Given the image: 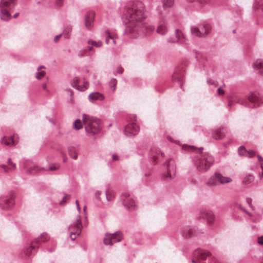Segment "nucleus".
<instances>
[{"mask_svg": "<svg viewBox=\"0 0 263 263\" xmlns=\"http://www.w3.org/2000/svg\"><path fill=\"white\" fill-rule=\"evenodd\" d=\"M145 17V8L142 3L128 4L122 16L123 23L128 24L125 28V33L132 37H137L144 36L154 30V26L144 22Z\"/></svg>", "mask_w": 263, "mask_h": 263, "instance_id": "f257e3e1", "label": "nucleus"}, {"mask_svg": "<svg viewBox=\"0 0 263 263\" xmlns=\"http://www.w3.org/2000/svg\"><path fill=\"white\" fill-rule=\"evenodd\" d=\"M238 102L249 108H255L259 106L263 103V99L259 94L255 91L250 92L245 98H240L237 95L231 94V103Z\"/></svg>", "mask_w": 263, "mask_h": 263, "instance_id": "f03ea898", "label": "nucleus"}, {"mask_svg": "<svg viewBox=\"0 0 263 263\" xmlns=\"http://www.w3.org/2000/svg\"><path fill=\"white\" fill-rule=\"evenodd\" d=\"M193 162L198 171L204 173L213 165L214 159L209 153H205L202 156L198 155L195 156L193 159Z\"/></svg>", "mask_w": 263, "mask_h": 263, "instance_id": "7ed1b4c3", "label": "nucleus"}, {"mask_svg": "<svg viewBox=\"0 0 263 263\" xmlns=\"http://www.w3.org/2000/svg\"><path fill=\"white\" fill-rule=\"evenodd\" d=\"M83 122L87 134L94 135L100 132L101 121L97 118L84 114L83 115Z\"/></svg>", "mask_w": 263, "mask_h": 263, "instance_id": "20e7f679", "label": "nucleus"}, {"mask_svg": "<svg viewBox=\"0 0 263 263\" xmlns=\"http://www.w3.org/2000/svg\"><path fill=\"white\" fill-rule=\"evenodd\" d=\"M17 3V0H1L0 1V18L7 21L10 18V14L7 8L14 7Z\"/></svg>", "mask_w": 263, "mask_h": 263, "instance_id": "39448f33", "label": "nucleus"}, {"mask_svg": "<svg viewBox=\"0 0 263 263\" xmlns=\"http://www.w3.org/2000/svg\"><path fill=\"white\" fill-rule=\"evenodd\" d=\"M82 222L81 220V216L78 214L76 217V220L69 226L68 231L69 232L70 237L72 240L76 239L77 236H78L81 233Z\"/></svg>", "mask_w": 263, "mask_h": 263, "instance_id": "423d86ee", "label": "nucleus"}, {"mask_svg": "<svg viewBox=\"0 0 263 263\" xmlns=\"http://www.w3.org/2000/svg\"><path fill=\"white\" fill-rule=\"evenodd\" d=\"M230 181L228 177H226L219 173H215L207 180L206 184L208 186H215L218 183L225 184Z\"/></svg>", "mask_w": 263, "mask_h": 263, "instance_id": "0eeeda50", "label": "nucleus"}, {"mask_svg": "<svg viewBox=\"0 0 263 263\" xmlns=\"http://www.w3.org/2000/svg\"><path fill=\"white\" fill-rule=\"evenodd\" d=\"M211 29V26L208 24H200L197 26H192L191 28L192 33L198 37H204L208 35Z\"/></svg>", "mask_w": 263, "mask_h": 263, "instance_id": "6e6552de", "label": "nucleus"}, {"mask_svg": "<svg viewBox=\"0 0 263 263\" xmlns=\"http://www.w3.org/2000/svg\"><path fill=\"white\" fill-rule=\"evenodd\" d=\"M14 195L10 192L7 195H2L0 197V208L3 210L9 209L14 204Z\"/></svg>", "mask_w": 263, "mask_h": 263, "instance_id": "1a4fd4ad", "label": "nucleus"}, {"mask_svg": "<svg viewBox=\"0 0 263 263\" xmlns=\"http://www.w3.org/2000/svg\"><path fill=\"white\" fill-rule=\"evenodd\" d=\"M122 239V234L120 232L117 231L113 234L106 233L104 238L105 245L112 246L114 243L120 241Z\"/></svg>", "mask_w": 263, "mask_h": 263, "instance_id": "9d476101", "label": "nucleus"}, {"mask_svg": "<svg viewBox=\"0 0 263 263\" xmlns=\"http://www.w3.org/2000/svg\"><path fill=\"white\" fill-rule=\"evenodd\" d=\"M161 2L162 5L158 6L157 11L161 16H163L168 13L167 9L173 6L174 0H161Z\"/></svg>", "mask_w": 263, "mask_h": 263, "instance_id": "9b49d317", "label": "nucleus"}, {"mask_svg": "<svg viewBox=\"0 0 263 263\" xmlns=\"http://www.w3.org/2000/svg\"><path fill=\"white\" fill-rule=\"evenodd\" d=\"M123 202L124 206L129 210H133L136 206L135 200L130 196L128 193H124L122 195Z\"/></svg>", "mask_w": 263, "mask_h": 263, "instance_id": "f8f14e48", "label": "nucleus"}, {"mask_svg": "<svg viewBox=\"0 0 263 263\" xmlns=\"http://www.w3.org/2000/svg\"><path fill=\"white\" fill-rule=\"evenodd\" d=\"M164 165L166 167L167 172L163 175V179L166 180L172 179V174L174 175L175 174L176 167L175 165L171 160H169L166 162Z\"/></svg>", "mask_w": 263, "mask_h": 263, "instance_id": "ddd939ff", "label": "nucleus"}, {"mask_svg": "<svg viewBox=\"0 0 263 263\" xmlns=\"http://www.w3.org/2000/svg\"><path fill=\"white\" fill-rule=\"evenodd\" d=\"M49 239V236L48 234L44 232L41 234V236L37 237L36 239L34 240L33 242H32L31 246H30L27 250V253H31L32 251L37 247V243L41 242H46Z\"/></svg>", "mask_w": 263, "mask_h": 263, "instance_id": "4468645a", "label": "nucleus"}, {"mask_svg": "<svg viewBox=\"0 0 263 263\" xmlns=\"http://www.w3.org/2000/svg\"><path fill=\"white\" fill-rule=\"evenodd\" d=\"M139 130V126L136 123H130L127 125L124 129L125 134L128 137H132L138 134Z\"/></svg>", "mask_w": 263, "mask_h": 263, "instance_id": "2eb2a0df", "label": "nucleus"}, {"mask_svg": "<svg viewBox=\"0 0 263 263\" xmlns=\"http://www.w3.org/2000/svg\"><path fill=\"white\" fill-rule=\"evenodd\" d=\"M95 18V12L93 11H89L85 16V25L86 28L90 30L93 26Z\"/></svg>", "mask_w": 263, "mask_h": 263, "instance_id": "dca6fc26", "label": "nucleus"}, {"mask_svg": "<svg viewBox=\"0 0 263 263\" xmlns=\"http://www.w3.org/2000/svg\"><path fill=\"white\" fill-rule=\"evenodd\" d=\"M201 217L204 219L209 224H212L215 220V215L210 210H203L201 212Z\"/></svg>", "mask_w": 263, "mask_h": 263, "instance_id": "f3484780", "label": "nucleus"}, {"mask_svg": "<svg viewBox=\"0 0 263 263\" xmlns=\"http://www.w3.org/2000/svg\"><path fill=\"white\" fill-rule=\"evenodd\" d=\"M226 135V129L223 127H219L214 129L212 133V137L216 139L219 140L224 138Z\"/></svg>", "mask_w": 263, "mask_h": 263, "instance_id": "a211bd4d", "label": "nucleus"}, {"mask_svg": "<svg viewBox=\"0 0 263 263\" xmlns=\"http://www.w3.org/2000/svg\"><path fill=\"white\" fill-rule=\"evenodd\" d=\"M163 154L159 149L157 148H153L151 149L149 153V158L153 160V164H155L157 163V159L159 157V156H162Z\"/></svg>", "mask_w": 263, "mask_h": 263, "instance_id": "6ab92c4d", "label": "nucleus"}, {"mask_svg": "<svg viewBox=\"0 0 263 263\" xmlns=\"http://www.w3.org/2000/svg\"><path fill=\"white\" fill-rule=\"evenodd\" d=\"M238 153L240 156H243L249 158L253 157L255 153L252 149L247 150L243 146H240L238 149Z\"/></svg>", "mask_w": 263, "mask_h": 263, "instance_id": "aec40b11", "label": "nucleus"}, {"mask_svg": "<svg viewBox=\"0 0 263 263\" xmlns=\"http://www.w3.org/2000/svg\"><path fill=\"white\" fill-rule=\"evenodd\" d=\"M88 98L90 102H94L96 101H103L104 96L99 92H93L89 95Z\"/></svg>", "mask_w": 263, "mask_h": 263, "instance_id": "412c9836", "label": "nucleus"}, {"mask_svg": "<svg viewBox=\"0 0 263 263\" xmlns=\"http://www.w3.org/2000/svg\"><path fill=\"white\" fill-rule=\"evenodd\" d=\"M175 39L172 40V38H168L167 41L169 43H175L178 42H183L182 39H184V35L182 32L178 29L175 31Z\"/></svg>", "mask_w": 263, "mask_h": 263, "instance_id": "4be33fe9", "label": "nucleus"}, {"mask_svg": "<svg viewBox=\"0 0 263 263\" xmlns=\"http://www.w3.org/2000/svg\"><path fill=\"white\" fill-rule=\"evenodd\" d=\"M157 32L162 35H164L168 31L167 26L164 22H160L157 28Z\"/></svg>", "mask_w": 263, "mask_h": 263, "instance_id": "5701e85b", "label": "nucleus"}, {"mask_svg": "<svg viewBox=\"0 0 263 263\" xmlns=\"http://www.w3.org/2000/svg\"><path fill=\"white\" fill-rule=\"evenodd\" d=\"M252 67L258 70L260 74H263V60L257 59L252 64Z\"/></svg>", "mask_w": 263, "mask_h": 263, "instance_id": "b1692460", "label": "nucleus"}, {"mask_svg": "<svg viewBox=\"0 0 263 263\" xmlns=\"http://www.w3.org/2000/svg\"><path fill=\"white\" fill-rule=\"evenodd\" d=\"M78 81H79L78 78H77V77L74 78L72 80V82L71 83V86L73 88H76V89H78L79 90H80V91H84V90H85L87 88V87H88V83H85L83 86H82L81 87H80L78 85Z\"/></svg>", "mask_w": 263, "mask_h": 263, "instance_id": "393cba45", "label": "nucleus"}, {"mask_svg": "<svg viewBox=\"0 0 263 263\" xmlns=\"http://www.w3.org/2000/svg\"><path fill=\"white\" fill-rule=\"evenodd\" d=\"M1 142L5 145L9 146L11 145V144L15 145L18 142L14 140V136H12L8 139H6L5 137H3L1 140Z\"/></svg>", "mask_w": 263, "mask_h": 263, "instance_id": "a878e982", "label": "nucleus"}, {"mask_svg": "<svg viewBox=\"0 0 263 263\" xmlns=\"http://www.w3.org/2000/svg\"><path fill=\"white\" fill-rule=\"evenodd\" d=\"M72 26L71 25H66L64 26L63 32L65 39H68L70 37V33L72 31Z\"/></svg>", "mask_w": 263, "mask_h": 263, "instance_id": "bb28decb", "label": "nucleus"}, {"mask_svg": "<svg viewBox=\"0 0 263 263\" xmlns=\"http://www.w3.org/2000/svg\"><path fill=\"white\" fill-rule=\"evenodd\" d=\"M254 180V177L253 175L251 174H247L246 175V176L243 178L242 182L243 183L245 184H249L252 182H253Z\"/></svg>", "mask_w": 263, "mask_h": 263, "instance_id": "cd10ccee", "label": "nucleus"}, {"mask_svg": "<svg viewBox=\"0 0 263 263\" xmlns=\"http://www.w3.org/2000/svg\"><path fill=\"white\" fill-rule=\"evenodd\" d=\"M41 68H45V66H43V65H41L40 66H39L38 68H37V72L36 73V74H35V78L39 80L43 78L45 76V73H46L45 71H43V70L40 71V69Z\"/></svg>", "mask_w": 263, "mask_h": 263, "instance_id": "c85d7f7f", "label": "nucleus"}, {"mask_svg": "<svg viewBox=\"0 0 263 263\" xmlns=\"http://www.w3.org/2000/svg\"><path fill=\"white\" fill-rule=\"evenodd\" d=\"M106 40L105 42L107 44H110L111 42L113 44H115L116 42L114 37L112 36L108 31L105 32Z\"/></svg>", "mask_w": 263, "mask_h": 263, "instance_id": "c756f323", "label": "nucleus"}, {"mask_svg": "<svg viewBox=\"0 0 263 263\" xmlns=\"http://www.w3.org/2000/svg\"><path fill=\"white\" fill-rule=\"evenodd\" d=\"M68 153L70 157L73 159H76L78 157L77 150L75 147H69L68 148Z\"/></svg>", "mask_w": 263, "mask_h": 263, "instance_id": "7c9ffc66", "label": "nucleus"}, {"mask_svg": "<svg viewBox=\"0 0 263 263\" xmlns=\"http://www.w3.org/2000/svg\"><path fill=\"white\" fill-rule=\"evenodd\" d=\"M73 128L79 130L83 127V124L79 119H77L74 121L72 125Z\"/></svg>", "mask_w": 263, "mask_h": 263, "instance_id": "2f4dec72", "label": "nucleus"}, {"mask_svg": "<svg viewBox=\"0 0 263 263\" xmlns=\"http://www.w3.org/2000/svg\"><path fill=\"white\" fill-rule=\"evenodd\" d=\"M88 43L92 46L99 48L102 45V42L101 41H95L91 40H89L88 41Z\"/></svg>", "mask_w": 263, "mask_h": 263, "instance_id": "473e14b6", "label": "nucleus"}, {"mask_svg": "<svg viewBox=\"0 0 263 263\" xmlns=\"http://www.w3.org/2000/svg\"><path fill=\"white\" fill-rule=\"evenodd\" d=\"M183 236L185 237H190L194 235V230L190 229L187 230H185L183 231Z\"/></svg>", "mask_w": 263, "mask_h": 263, "instance_id": "72a5a7b5", "label": "nucleus"}, {"mask_svg": "<svg viewBox=\"0 0 263 263\" xmlns=\"http://www.w3.org/2000/svg\"><path fill=\"white\" fill-rule=\"evenodd\" d=\"M110 88L114 92L116 90V86L117 85V80L115 79H112L109 83Z\"/></svg>", "mask_w": 263, "mask_h": 263, "instance_id": "f704fd0d", "label": "nucleus"}, {"mask_svg": "<svg viewBox=\"0 0 263 263\" xmlns=\"http://www.w3.org/2000/svg\"><path fill=\"white\" fill-rule=\"evenodd\" d=\"M206 82L208 85H213V86H217V82L214 81V80H212L211 79H208L206 80Z\"/></svg>", "mask_w": 263, "mask_h": 263, "instance_id": "c9c22d12", "label": "nucleus"}, {"mask_svg": "<svg viewBox=\"0 0 263 263\" xmlns=\"http://www.w3.org/2000/svg\"><path fill=\"white\" fill-rule=\"evenodd\" d=\"M106 200L108 201H112L113 198H114V195L111 194H109L107 191H106Z\"/></svg>", "mask_w": 263, "mask_h": 263, "instance_id": "e433bc0d", "label": "nucleus"}, {"mask_svg": "<svg viewBox=\"0 0 263 263\" xmlns=\"http://www.w3.org/2000/svg\"><path fill=\"white\" fill-rule=\"evenodd\" d=\"M246 202L249 205V207L251 208L252 209H254V206L253 205L252 202V198L250 197H247L246 198Z\"/></svg>", "mask_w": 263, "mask_h": 263, "instance_id": "4c0bfd02", "label": "nucleus"}, {"mask_svg": "<svg viewBox=\"0 0 263 263\" xmlns=\"http://www.w3.org/2000/svg\"><path fill=\"white\" fill-rule=\"evenodd\" d=\"M173 79L176 81H178L179 83H181L182 82V78L180 77H177L176 75H174L173 77ZM180 87H182V83H180Z\"/></svg>", "mask_w": 263, "mask_h": 263, "instance_id": "58836bf2", "label": "nucleus"}, {"mask_svg": "<svg viewBox=\"0 0 263 263\" xmlns=\"http://www.w3.org/2000/svg\"><path fill=\"white\" fill-rule=\"evenodd\" d=\"M8 162V163L9 165H11V166H12V168H13V170L15 169V168H16V164H15V163H13V162L11 161V159H9L8 160V162Z\"/></svg>", "mask_w": 263, "mask_h": 263, "instance_id": "ea45409f", "label": "nucleus"}, {"mask_svg": "<svg viewBox=\"0 0 263 263\" xmlns=\"http://www.w3.org/2000/svg\"><path fill=\"white\" fill-rule=\"evenodd\" d=\"M217 93L219 95H223L224 93V91L221 87H220L217 89Z\"/></svg>", "mask_w": 263, "mask_h": 263, "instance_id": "a19ab883", "label": "nucleus"}, {"mask_svg": "<svg viewBox=\"0 0 263 263\" xmlns=\"http://www.w3.org/2000/svg\"><path fill=\"white\" fill-rule=\"evenodd\" d=\"M182 148L184 149H186L187 148H191V149H194L195 148L194 146H190V145H187L186 144H184L183 145Z\"/></svg>", "mask_w": 263, "mask_h": 263, "instance_id": "79ce46f5", "label": "nucleus"}, {"mask_svg": "<svg viewBox=\"0 0 263 263\" xmlns=\"http://www.w3.org/2000/svg\"><path fill=\"white\" fill-rule=\"evenodd\" d=\"M212 0H199V3L202 5L209 4Z\"/></svg>", "mask_w": 263, "mask_h": 263, "instance_id": "37998d69", "label": "nucleus"}, {"mask_svg": "<svg viewBox=\"0 0 263 263\" xmlns=\"http://www.w3.org/2000/svg\"><path fill=\"white\" fill-rule=\"evenodd\" d=\"M257 0H255V2L253 5V8L254 9H259L260 7H261V5L257 4Z\"/></svg>", "mask_w": 263, "mask_h": 263, "instance_id": "c03bdc74", "label": "nucleus"}, {"mask_svg": "<svg viewBox=\"0 0 263 263\" xmlns=\"http://www.w3.org/2000/svg\"><path fill=\"white\" fill-rule=\"evenodd\" d=\"M257 242L260 245H263V236L258 237Z\"/></svg>", "mask_w": 263, "mask_h": 263, "instance_id": "a18cd8bd", "label": "nucleus"}, {"mask_svg": "<svg viewBox=\"0 0 263 263\" xmlns=\"http://www.w3.org/2000/svg\"><path fill=\"white\" fill-rule=\"evenodd\" d=\"M101 192L99 191H97L95 193V197L96 198L99 200L100 199V196L101 195Z\"/></svg>", "mask_w": 263, "mask_h": 263, "instance_id": "49530a36", "label": "nucleus"}, {"mask_svg": "<svg viewBox=\"0 0 263 263\" xmlns=\"http://www.w3.org/2000/svg\"><path fill=\"white\" fill-rule=\"evenodd\" d=\"M239 208H240L241 210H242L245 213H246L247 214H248L249 216H250V217H251V216H252V214H251L250 212H249L247 211H246L244 208H243L242 207V206L239 205Z\"/></svg>", "mask_w": 263, "mask_h": 263, "instance_id": "de8ad7c7", "label": "nucleus"}, {"mask_svg": "<svg viewBox=\"0 0 263 263\" xmlns=\"http://www.w3.org/2000/svg\"><path fill=\"white\" fill-rule=\"evenodd\" d=\"M59 166L58 165L51 166L49 167V170L50 171H54V170H57L59 168Z\"/></svg>", "mask_w": 263, "mask_h": 263, "instance_id": "09e8293b", "label": "nucleus"}, {"mask_svg": "<svg viewBox=\"0 0 263 263\" xmlns=\"http://www.w3.org/2000/svg\"><path fill=\"white\" fill-rule=\"evenodd\" d=\"M123 69L122 67H118L117 68V70H116V72L117 73H119V74H122L123 73Z\"/></svg>", "mask_w": 263, "mask_h": 263, "instance_id": "8fccbe9b", "label": "nucleus"}, {"mask_svg": "<svg viewBox=\"0 0 263 263\" xmlns=\"http://www.w3.org/2000/svg\"><path fill=\"white\" fill-rule=\"evenodd\" d=\"M62 33H61L59 35H56L54 38V41L56 43L58 41L59 39L62 36Z\"/></svg>", "mask_w": 263, "mask_h": 263, "instance_id": "3c124183", "label": "nucleus"}, {"mask_svg": "<svg viewBox=\"0 0 263 263\" xmlns=\"http://www.w3.org/2000/svg\"><path fill=\"white\" fill-rule=\"evenodd\" d=\"M67 197H68V196H67V195H66V196L63 198V199H62V201H61L60 202V204L61 205H65V199L66 198H67Z\"/></svg>", "mask_w": 263, "mask_h": 263, "instance_id": "603ef678", "label": "nucleus"}, {"mask_svg": "<svg viewBox=\"0 0 263 263\" xmlns=\"http://www.w3.org/2000/svg\"><path fill=\"white\" fill-rule=\"evenodd\" d=\"M64 0H57V5L58 6L61 7L63 5Z\"/></svg>", "mask_w": 263, "mask_h": 263, "instance_id": "864d4df0", "label": "nucleus"}, {"mask_svg": "<svg viewBox=\"0 0 263 263\" xmlns=\"http://www.w3.org/2000/svg\"><path fill=\"white\" fill-rule=\"evenodd\" d=\"M76 206H77V209L79 213H80V212H81V208H80V207L79 206V202H78V200L76 201Z\"/></svg>", "mask_w": 263, "mask_h": 263, "instance_id": "5fc2aeb1", "label": "nucleus"}, {"mask_svg": "<svg viewBox=\"0 0 263 263\" xmlns=\"http://www.w3.org/2000/svg\"><path fill=\"white\" fill-rule=\"evenodd\" d=\"M112 159L113 161H116L119 159V158H118V156L116 155V154H113L112 156Z\"/></svg>", "mask_w": 263, "mask_h": 263, "instance_id": "6e6d98bb", "label": "nucleus"}, {"mask_svg": "<svg viewBox=\"0 0 263 263\" xmlns=\"http://www.w3.org/2000/svg\"><path fill=\"white\" fill-rule=\"evenodd\" d=\"M1 166L5 170V172H7L9 171L8 168L6 165H2Z\"/></svg>", "mask_w": 263, "mask_h": 263, "instance_id": "4d7b16f0", "label": "nucleus"}, {"mask_svg": "<svg viewBox=\"0 0 263 263\" xmlns=\"http://www.w3.org/2000/svg\"><path fill=\"white\" fill-rule=\"evenodd\" d=\"M260 167L262 169V172L261 173H260L259 174V177L260 179H261L263 177V165L262 164L260 165Z\"/></svg>", "mask_w": 263, "mask_h": 263, "instance_id": "13d9d810", "label": "nucleus"}, {"mask_svg": "<svg viewBox=\"0 0 263 263\" xmlns=\"http://www.w3.org/2000/svg\"><path fill=\"white\" fill-rule=\"evenodd\" d=\"M167 139L169 141L172 142L177 143V141L174 140L173 138L170 136H167Z\"/></svg>", "mask_w": 263, "mask_h": 263, "instance_id": "bf43d9fd", "label": "nucleus"}, {"mask_svg": "<svg viewBox=\"0 0 263 263\" xmlns=\"http://www.w3.org/2000/svg\"><path fill=\"white\" fill-rule=\"evenodd\" d=\"M84 51H80V52L79 53L78 55L80 57H82L84 55Z\"/></svg>", "mask_w": 263, "mask_h": 263, "instance_id": "052dcab7", "label": "nucleus"}, {"mask_svg": "<svg viewBox=\"0 0 263 263\" xmlns=\"http://www.w3.org/2000/svg\"><path fill=\"white\" fill-rule=\"evenodd\" d=\"M61 155H62V157H63V161L65 162L67 160V158H66L65 155L63 153H61Z\"/></svg>", "mask_w": 263, "mask_h": 263, "instance_id": "680f3d73", "label": "nucleus"}, {"mask_svg": "<svg viewBox=\"0 0 263 263\" xmlns=\"http://www.w3.org/2000/svg\"><path fill=\"white\" fill-rule=\"evenodd\" d=\"M32 170H34L35 171H39L40 170V168L38 167V166H34L32 169Z\"/></svg>", "mask_w": 263, "mask_h": 263, "instance_id": "e2e57ef3", "label": "nucleus"}, {"mask_svg": "<svg viewBox=\"0 0 263 263\" xmlns=\"http://www.w3.org/2000/svg\"><path fill=\"white\" fill-rule=\"evenodd\" d=\"M43 89L45 90L47 89V85L46 84L43 85Z\"/></svg>", "mask_w": 263, "mask_h": 263, "instance_id": "0e129e2a", "label": "nucleus"}, {"mask_svg": "<svg viewBox=\"0 0 263 263\" xmlns=\"http://www.w3.org/2000/svg\"><path fill=\"white\" fill-rule=\"evenodd\" d=\"M258 159L260 161H263V158H262L260 156L258 155L257 156Z\"/></svg>", "mask_w": 263, "mask_h": 263, "instance_id": "69168bd1", "label": "nucleus"}, {"mask_svg": "<svg viewBox=\"0 0 263 263\" xmlns=\"http://www.w3.org/2000/svg\"><path fill=\"white\" fill-rule=\"evenodd\" d=\"M88 50H89V51H92V49H93V46H88Z\"/></svg>", "mask_w": 263, "mask_h": 263, "instance_id": "338daca9", "label": "nucleus"}, {"mask_svg": "<svg viewBox=\"0 0 263 263\" xmlns=\"http://www.w3.org/2000/svg\"><path fill=\"white\" fill-rule=\"evenodd\" d=\"M18 13H15V14H14V15H13V17L16 18V17H17V16H18Z\"/></svg>", "mask_w": 263, "mask_h": 263, "instance_id": "774afa93", "label": "nucleus"}]
</instances>
